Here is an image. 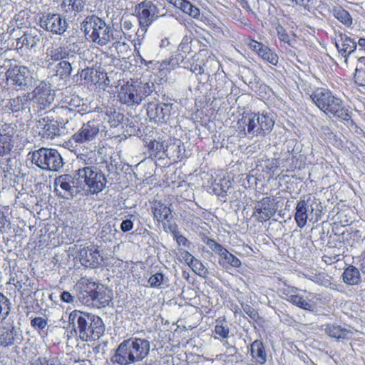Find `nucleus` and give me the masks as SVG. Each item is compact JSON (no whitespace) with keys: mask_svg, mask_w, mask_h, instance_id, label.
Returning a JSON list of instances; mask_svg holds the SVG:
<instances>
[{"mask_svg":"<svg viewBox=\"0 0 365 365\" xmlns=\"http://www.w3.org/2000/svg\"><path fill=\"white\" fill-rule=\"evenodd\" d=\"M324 330L328 336L337 340L350 339L354 334L350 327H341L334 324L324 325Z\"/></svg>","mask_w":365,"mask_h":365,"instance_id":"obj_25","label":"nucleus"},{"mask_svg":"<svg viewBox=\"0 0 365 365\" xmlns=\"http://www.w3.org/2000/svg\"><path fill=\"white\" fill-rule=\"evenodd\" d=\"M81 30L91 42L100 46L109 43L110 26L96 15L87 16L81 23Z\"/></svg>","mask_w":365,"mask_h":365,"instance_id":"obj_5","label":"nucleus"},{"mask_svg":"<svg viewBox=\"0 0 365 365\" xmlns=\"http://www.w3.org/2000/svg\"><path fill=\"white\" fill-rule=\"evenodd\" d=\"M39 365H56L54 359H47L46 357L38 358Z\"/></svg>","mask_w":365,"mask_h":365,"instance_id":"obj_64","label":"nucleus"},{"mask_svg":"<svg viewBox=\"0 0 365 365\" xmlns=\"http://www.w3.org/2000/svg\"><path fill=\"white\" fill-rule=\"evenodd\" d=\"M105 115L106 119L109 123L110 127L116 128L122 122L123 115L117 112L115 108L113 107H108L105 110Z\"/></svg>","mask_w":365,"mask_h":365,"instance_id":"obj_41","label":"nucleus"},{"mask_svg":"<svg viewBox=\"0 0 365 365\" xmlns=\"http://www.w3.org/2000/svg\"><path fill=\"white\" fill-rule=\"evenodd\" d=\"M36 127L38 134L47 140H52L55 137L59 136L61 133L58 122L48 118L39 119L36 123Z\"/></svg>","mask_w":365,"mask_h":365,"instance_id":"obj_19","label":"nucleus"},{"mask_svg":"<svg viewBox=\"0 0 365 365\" xmlns=\"http://www.w3.org/2000/svg\"><path fill=\"white\" fill-rule=\"evenodd\" d=\"M114 26V25H113ZM126 34L124 33L121 27L120 26V29L118 28L115 29L114 27H110V33L109 34V43L113 41V46L117 48L118 45L125 44L124 40H129L130 38H126Z\"/></svg>","mask_w":365,"mask_h":365,"instance_id":"obj_42","label":"nucleus"},{"mask_svg":"<svg viewBox=\"0 0 365 365\" xmlns=\"http://www.w3.org/2000/svg\"><path fill=\"white\" fill-rule=\"evenodd\" d=\"M183 11L187 13L190 16L197 19L200 15V9L193 6L190 1H184L182 4Z\"/></svg>","mask_w":365,"mask_h":365,"instance_id":"obj_50","label":"nucleus"},{"mask_svg":"<svg viewBox=\"0 0 365 365\" xmlns=\"http://www.w3.org/2000/svg\"><path fill=\"white\" fill-rule=\"evenodd\" d=\"M77 257L81 264L86 267H97L102 260L99 251L94 246L81 249Z\"/></svg>","mask_w":365,"mask_h":365,"instance_id":"obj_20","label":"nucleus"},{"mask_svg":"<svg viewBox=\"0 0 365 365\" xmlns=\"http://www.w3.org/2000/svg\"><path fill=\"white\" fill-rule=\"evenodd\" d=\"M31 324L35 329L41 330L46 327L47 322L44 318L38 317L33 319L31 322Z\"/></svg>","mask_w":365,"mask_h":365,"instance_id":"obj_56","label":"nucleus"},{"mask_svg":"<svg viewBox=\"0 0 365 365\" xmlns=\"http://www.w3.org/2000/svg\"><path fill=\"white\" fill-rule=\"evenodd\" d=\"M343 282L347 285H358L361 283V274L358 268L349 265L341 275Z\"/></svg>","mask_w":365,"mask_h":365,"instance_id":"obj_32","label":"nucleus"},{"mask_svg":"<svg viewBox=\"0 0 365 365\" xmlns=\"http://www.w3.org/2000/svg\"><path fill=\"white\" fill-rule=\"evenodd\" d=\"M184 67L185 68L190 69L192 73H195V74L196 73H202L205 72L204 66H198L194 63H191L190 67L186 66H184Z\"/></svg>","mask_w":365,"mask_h":365,"instance_id":"obj_60","label":"nucleus"},{"mask_svg":"<svg viewBox=\"0 0 365 365\" xmlns=\"http://www.w3.org/2000/svg\"><path fill=\"white\" fill-rule=\"evenodd\" d=\"M334 16L342 23L345 26L350 27L352 24V18L350 14L341 6H335L333 8Z\"/></svg>","mask_w":365,"mask_h":365,"instance_id":"obj_40","label":"nucleus"},{"mask_svg":"<svg viewBox=\"0 0 365 365\" xmlns=\"http://www.w3.org/2000/svg\"><path fill=\"white\" fill-rule=\"evenodd\" d=\"M168 105L164 103L163 106L154 103H148L147 108V115L151 121L159 123L165 120Z\"/></svg>","mask_w":365,"mask_h":365,"instance_id":"obj_28","label":"nucleus"},{"mask_svg":"<svg viewBox=\"0 0 365 365\" xmlns=\"http://www.w3.org/2000/svg\"><path fill=\"white\" fill-rule=\"evenodd\" d=\"M259 56L272 65L276 66L278 63L279 58L277 54L273 52L271 48L267 46L261 51Z\"/></svg>","mask_w":365,"mask_h":365,"instance_id":"obj_47","label":"nucleus"},{"mask_svg":"<svg viewBox=\"0 0 365 365\" xmlns=\"http://www.w3.org/2000/svg\"><path fill=\"white\" fill-rule=\"evenodd\" d=\"M16 336V331L14 328L4 327L0 332V346L9 347L14 344Z\"/></svg>","mask_w":365,"mask_h":365,"instance_id":"obj_38","label":"nucleus"},{"mask_svg":"<svg viewBox=\"0 0 365 365\" xmlns=\"http://www.w3.org/2000/svg\"><path fill=\"white\" fill-rule=\"evenodd\" d=\"M190 267L200 277L205 278L209 274L208 269L205 267L202 262L197 258L193 261Z\"/></svg>","mask_w":365,"mask_h":365,"instance_id":"obj_48","label":"nucleus"},{"mask_svg":"<svg viewBox=\"0 0 365 365\" xmlns=\"http://www.w3.org/2000/svg\"><path fill=\"white\" fill-rule=\"evenodd\" d=\"M11 138L12 136L9 134H2L0 132V156L9 153L11 148Z\"/></svg>","mask_w":365,"mask_h":365,"instance_id":"obj_45","label":"nucleus"},{"mask_svg":"<svg viewBox=\"0 0 365 365\" xmlns=\"http://www.w3.org/2000/svg\"><path fill=\"white\" fill-rule=\"evenodd\" d=\"M182 257L186 262V263L190 266L193 261L196 259L195 257H193L189 252L184 250L182 252Z\"/></svg>","mask_w":365,"mask_h":365,"instance_id":"obj_63","label":"nucleus"},{"mask_svg":"<svg viewBox=\"0 0 365 365\" xmlns=\"http://www.w3.org/2000/svg\"><path fill=\"white\" fill-rule=\"evenodd\" d=\"M144 143L146 147L150 151V155L155 158H164L165 156V145L167 140H163L160 138L158 139H145Z\"/></svg>","mask_w":365,"mask_h":365,"instance_id":"obj_27","label":"nucleus"},{"mask_svg":"<svg viewBox=\"0 0 365 365\" xmlns=\"http://www.w3.org/2000/svg\"><path fill=\"white\" fill-rule=\"evenodd\" d=\"M106 184L107 179L101 170L86 160L81 168L71 174L59 175L54 180L55 190L58 192L59 187L61 192L58 195L66 199L98 194L106 188Z\"/></svg>","mask_w":365,"mask_h":365,"instance_id":"obj_1","label":"nucleus"},{"mask_svg":"<svg viewBox=\"0 0 365 365\" xmlns=\"http://www.w3.org/2000/svg\"><path fill=\"white\" fill-rule=\"evenodd\" d=\"M228 189H229V185H227V182H225V185L217 183L213 187V191L218 196L224 197L226 195Z\"/></svg>","mask_w":365,"mask_h":365,"instance_id":"obj_57","label":"nucleus"},{"mask_svg":"<svg viewBox=\"0 0 365 365\" xmlns=\"http://www.w3.org/2000/svg\"><path fill=\"white\" fill-rule=\"evenodd\" d=\"M153 83L125 84L118 92L119 101L128 106H138L142 101L153 92Z\"/></svg>","mask_w":365,"mask_h":365,"instance_id":"obj_7","label":"nucleus"},{"mask_svg":"<svg viewBox=\"0 0 365 365\" xmlns=\"http://www.w3.org/2000/svg\"><path fill=\"white\" fill-rule=\"evenodd\" d=\"M277 210L274 199L269 197H263L255 203L252 216L260 222H267L274 215Z\"/></svg>","mask_w":365,"mask_h":365,"instance_id":"obj_13","label":"nucleus"},{"mask_svg":"<svg viewBox=\"0 0 365 365\" xmlns=\"http://www.w3.org/2000/svg\"><path fill=\"white\" fill-rule=\"evenodd\" d=\"M169 279L161 272H156L148 279V284L151 288L161 289L163 285L168 286Z\"/></svg>","mask_w":365,"mask_h":365,"instance_id":"obj_43","label":"nucleus"},{"mask_svg":"<svg viewBox=\"0 0 365 365\" xmlns=\"http://www.w3.org/2000/svg\"><path fill=\"white\" fill-rule=\"evenodd\" d=\"M71 336L88 341L98 339L105 331V327L101 318L96 314L72 311L68 317V327Z\"/></svg>","mask_w":365,"mask_h":365,"instance_id":"obj_2","label":"nucleus"},{"mask_svg":"<svg viewBox=\"0 0 365 365\" xmlns=\"http://www.w3.org/2000/svg\"><path fill=\"white\" fill-rule=\"evenodd\" d=\"M182 142L177 138H168L165 145V156L174 160L181 159L183 155L184 149L181 148Z\"/></svg>","mask_w":365,"mask_h":365,"instance_id":"obj_30","label":"nucleus"},{"mask_svg":"<svg viewBox=\"0 0 365 365\" xmlns=\"http://www.w3.org/2000/svg\"><path fill=\"white\" fill-rule=\"evenodd\" d=\"M29 154L31 155V163L43 170L58 172L64 164L56 149L41 148Z\"/></svg>","mask_w":365,"mask_h":365,"instance_id":"obj_6","label":"nucleus"},{"mask_svg":"<svg viewBox=\"0 0 365 365\" xmlns=\"http://www.w3.org/2000/svg\"><path fill=\"white\" fill-rule=\"evenodd\" d=\"M203 66L207 74L210 75L214 73L217 75L220 68V63L215 56H210L203 63Z\"/></svg>","mask_w":365,"mask_h":365,"instance_id":"obj_46","label":"nucleus"},{"mask_svg":"<svg viewBox=\"0 0 365 365\" xmlns=\"http://www.w3.org/2000/svg\"><path fill=\"white\" fill-rule=\"evenodd\" d=\"M99 284L96 283L91 279L81 278L76 284L80 290L79 299L83 300L84 303H90L93 297V293L98 289Z\"/></svg>","mask_w":365,"mask_h":365,"instance_id":"obj_24","label":"nucleus"},{"mask_svg":"<svg viewBox=\"0 0 365 365\" xmlns=\"http://www.w3.org/2000/svg\"><path fill=\"white\" fill-rule=\"evenodd\" d=\"M334 116L338 118L349 130L356 134H361L363 130L352 120V112L349 109L343 106V101L339 103L331 112Z\"/></svg>","mask_w":365,"mask_h":365,"instance_id":"obj_21","label":"nucleus"},{"mask_svg":"<svg viewBox=\"0 0 365 365\" xmlns=\"http://www.w3.org/2000/svg\"><path fill=\"white\" fill-rule=\"evenodd\" d=\"M192 34H186L182 38L180 43L178 46V54L175 58H172L170 60H164L162 61L160 67L164 69L168 66L170 67L169 69L174 68L176 66L180 65L183 62L185 58L188 53L192 51Z\"/></svg>","mask_w":365,"mask_h":365,"instance_id":"obj_15","label":"nucleus"},{"mask_svg":"<svg viewBox=\"0 0 365 365\" xmlns=\"http://www.w3.org/2000/svg\"><path fill=\"white\" fill-rule=\"evenodd\" d=\"M150 342L144 338L130 337L123 340L110 357L113 365H130L143 361L150 354Z\"/></svg>","mask_w":365,"mask_h":365,"instance_id":"obj_3","label":"nucleus"},{"mask_svg":"<svg viewBox=\"0 0 365 365\" xmlns=\"http://www.w3.org/2000/svg\"><path fill=\"white\" fill-rule=\"evenodd\" d=\"M250 354L257 364L263 365L266 363L267 356L262 341L255 340L251 344Z\"/></svg>","mask_w":365,"mask_h":365,"instance_id":"obj_33","label":"nucleus"},{"mask_svg":"<svg viewBox=\"0 0 365 365\" xmlns=\"http://www.w3.org/2000/svg\"><path fill=\"white\" fill-rule=\"evenodd\" d=\"M331 41L334 43L339 53L345 58V61L357 47V43L350 36L339 31L334 32Z\"/></svg>","mask_w":365,"mask_h":365,"instance_id":"obj_16","label":"nucleus"},{"mask_svg":"<svg viewBox=\"0 0 365 365\" xmlns=\"http://www.w3.org/2000/svg\"><path fill=\"white\" fill-rule=\"evenodd\" d=\"M110 302V291L99 284L98 289L93 293L91 302L97 307H105L108 306Z\"/></svg>","mask_w":365,"mask_h":365,"instance_id":"obj_31","label":"nucleus"},{"mask_svg":"<svg viewBox=\"0 0 365 365\" xmlns=\"http://www.w3.org/2000/svg\"><path fill=\"white\" fill-rule=\"evenodd\" d=\"M11 312L10 300L0 292V322L6 319Z\"/></svg>","mask_w":365,"mask_h":365,"instance_id":"obj_44","label":"nucleus"},{"mask_svg":"<svg viewBox=\"0 0 365 365\" xmlns=\"http://www.w3.org/2000/svg\"><path fill=\"white\" fill-rule=\"evenodd\" d=\"M54 97L55 93L51 84L44 81L40 82L31 92L32 111L38 115L46 113L54 101Z\"/></svg>","mask_w":365,"mask_h":365,"instance_id":"obj_8","label":"nucleus"},{"mask_svg":"<svg viewBox=\"0 0 365 365\" xmlns=\"http://www.w3.org/2000/svg\"><path fill=\"white\" fill-rule=\"evenodd\" d=\"M309 202L310 197L303 195L297 202L294 220L299 228H303L307 225L309 217L314 212V207Z\"/></svg>","mask_w":365,"mask_h":365,"instance_id":"obj_18","label":"nucleus"},{"mask_svg":"<svg viewBox=\"0 0 365 365\" xmlns=\"http://www.w3.org/2000/svg\"><path fill=\"white\" fill-rule=\"evenodd\" d=\"M135 12L138 19L140 26L146 30L158 18L159 9L152 1L145 0L135 6Z\"/></svg>","mask_w":365,"mask_h":365,"instance_id":"obj_12","label":"nucleus"},{"mask_svg":"<svg viewBox=\"0 0 365 365\" xmlns=\"http://www.w3.org/2000/svg\"><path fill=\"white\" fill-rule=\"evenodd\" d=\"M154 217L158 222L169 221L171 218V211L165 205L158 202L153 207Z\"/></svg>","mask_w":365,"mask_h":365,"instance_id":"obj_37","label":"nucleus"},{"mask_svg":"<svg viewBox=\"0 0 365 365\" xmlns=\"http://www.w3.org/2000/svg\"><path fill=\"white\" fill-rule=\"evenodd\" d=\"M219 263L223 267L227 268L229 266L239 268L241 266V261L230 253L226 248L220 253Z\"/></svg>","mask_w":365,"mask_h":365,"instance_id":"obj_35","label":"nucleus"},{"mask_svg":"<svg viewBox=\"0 0 365 365\" xmlns=\"http://www.w3.org/2000/svg\"><path fill=\"white\" fill-rule=\"evenodd\" d=\"M93 69L86 68L85 69H81V71L78 70V73L76 75V77L77 78L76 81H78V78L80 77L81 80H85L88 82H92L93 78Z\"/></svg>","mask_w":365,"mask_h":365,"instance_id":"obj_52","label":"nucleus"},{"mask_svg":"<svg viewBox=\"0 0 365 365\" xmlns=\"http://www.w3.org/2000/svg\"><path fill=\"white\" fill-rule=\"evenodd\" d=\"M41 41V36L32 31L24 32V35L17 38V48H25L32 50L36 48Z\"/></svg>","mask_w":365,"mask_h":365,"instance_id":"obj_26","label":"nucleus"},{"mask_svg":"<svg viewBox=\"0 0 365 365\" xmlns=\"http://www.w3.org/2000/svg\"><path fill=\"white\" fill-rule=\"evenodd\" d=\"M205 242L213 252L218 254L219 255L225 249V247H222L220 244L210 238H207Z\"/></svg>","mask_w":365,"mask_h":365,"instance_id":"obj_53","label":"nucleus"},{"mask_svg":"<svg viewBox=\"0 0 365 365\" xmlns=\"http://www.w3.org/2000/svg\"><path fill=\"white\" fill-rule=\"evenodd\" d=\"M215 327V333L222 339H227L229 336L230 329L227 324H224L222 321L217 320Z\"/></svg>","mask_w":365,"mask_h":365,"instance_id":"obj_49","label":"nucleus"},{"mask_svg":"<svg viewBox=\"0 0 365 365\" xmlns=\"http://www.w3.org/2000/svg\"><path fill=\"white\" fill-rule=\"evenodd\" d=\"M1 106L5 113L12 114L16 118L31 113V94L24 93L8 100H2Z\"/></svg>","mask_w":365,"mask_h":365,"instance_id":"obj_10","label":"nucleus"},{"mask_svg":"<svg viewBox=\"0 0 365 365\" xmlns=\"http://www.w3.org/2000/svg\"><path fill=\"white\" fill-rule=\"evenodd\" d=\"M306 277L314 283L323 286L326 288H329L336 290L337 285L331 280V277L325 273L313 274L312 275H306Z\"/></svg>","mask_w":365,"mask_h":365,"instance_id":"obj_36","label":"nucleus"},{"mask_svg":"<svg viewBox=\"0 0 365 365\" xmlns=\"http://www.w3.org/2000/svg\"><path fill=\"white\" fill-rule=\"evenodd\" d=\"M99 130V120L93 119L83 123L78 131L73 135L72 138L78 143H89L96 140Z\"/></svg>","mask_w":365,"mask_h":365,"instance_id":"obj_14","label":"nucleus"},{"mask_svg":"<svg viewBox=\"0 0 365 365\" xmlns=\"http://www.w3.org/2000/svg\"><path fill=\"white\" fill-rule=\"evenodd\" d=\"M120 27L124 33L127 34L126 38H130L131 32L133 31L132 29L133 27V23L128 19H121Z\"/></svg>","mask_w":365,"mask_h":365,"instance_id":"obj_54","label":"nucleus"},{"mask_svg":"<svg viewBox=\"0 0 365 365\" xmlns=\"http://www.w3.org/2000/svg\"><path fill=\"white\" fill-rule=\"evenodd\" d=\"M310 98L316 106L327 114L331 113L342 101L333 95L329 90L324 88H316L310 95Z\"/></svg>","mask_w":365,"mask_h":365,"instance_id":"obj_11","label":"nucleus"},{"mask_svg":"<svg viewBox=\"0 0 365 365\" xmlns=\"http://www.w3.org/2000/svg\"><path fill=\"white\" fill-rule=\"evenodd\" d=\"M78 57H73L72 59H64L60 61L56 66V76H59L61 79H66L71 74L73 68L76 67L78 63L77 59Z\"/></svg>","mask_w":365,"mask_h":365,"instance_id":"obj_29","label":"nucleus"},{"mask_svg":"<svg viewBox=\"0 0 365 365\" xmlns=\"http://www.w3.org/2000/svg\"><path fill=\"white\" fill-rule=\"evenodd\" d=\"M355 83L361 87L365 86V69L356 67L354 76Z\"/></svg>","mask_w":365,"mask_h":365,"instance_id":"obj_51","label":"nucleus"},{"mask_svg":"<svg viewBox=\"0 0 365 365\" xmlns=\"http://www.w3.org/2000/svg\"><path fill=\"white\" fill-rule=\"evenodd\" d=\"M250 48L254 51H255L258 56L261 53V51L262 49H264V48L265 47V45H264L263 43H260V42H258L257 41H254L252 40L250 43Z\"/></svg>","mask_w":365,"mask_h":365,"instance_id":"obj_59","label":"nucleus"},{"mask_svg":"<svg viewBox=\"0 0 365 365\" xmlns=\"http://www.w3.org/2000/svg\"><path fill=\"white\" fill-rule=\"evenodd\" d=\"M174 237L178 246L180 247V250H182L185 247H189L190 242L182 235L180 234L179 232H175L174 234Z\"/></svg>","mask_w":365,"mask_h":365,"instance_id":"obj_55","label":"nucleus"},{"mask_svg":"<svg viewBox=\"0 0 365 365\" xmlns=\"http://www.w3.org/2000/svg\"><path fill=\"white\" fill-rule=\"evenodd\" d=\"M61 299L66 303H73L74 302V297L71 294L70 292L67 291H63L61 294Z\"/></svg>","mask_w":365,"mask_h":365,"instance_id":"obj_62","label":"nucleus"},{"mask_svg":"<svg viewBox=\"0 0 365 365\" xmlns=\"http://www.w3.org/2000/svg\"><path fill=\"white\" fill-rule=\"evenodd\" d=\"M120 228L123 232L130 231L133 228V222L130 219L125 220L121 222Z\"/></svg>","mask_w":365,"mask_h":365,"instance_id":"obj_58","label":"nucleus"},{"mask_svg":"<svg viewBox=\"0 0 365 365\" xmlns=\"http://www.w3.org/2000/svg\"><path fill=\"white\" fill-rule=\"evenodd\" d=\"M38 24L46 32L62 36L68 28V24L65 17L58 13L44 11L39 14Z\"/></svg>","mask_w":365,"mask_h":365,"instance_id":"obj_9","label":"nucleus"},{"mask_svg":"<svg viewBox=\"0 0 365 365\" xmlns=\"http://www.w3.org/2000/svg\"><path fill=\"white\" fill-rule=\"evenodd\" d=\"M275 122L274 113L263 111L262 113H244L238 120L240 134L248 138L265 136L273 129Z\"/></svg>","mask_w":365,"mask_h":365,"instance_id":"obj_4","label":"nucleus"},{"mask_svg":"<svg viewBox=\"0 0 365 365\" xmlns=\"http://www.w3.org/2000/svg\"><path fill=\"white\" fill-rule=\"evenodd\" d=\"M276 31L280 41L281 47L287 48V45L289 46L290 47H294L293 43L295 41L294 34H292V36H290L286 29L280 25H278L276 27Z\"/></svg>","mask_w":365,"mask_h":365,"instance_id":"obj_39","label":"nucleus"},{"mask_svg":"<svg viewBox=\"0 0 365 365\" xmlns=\"http://www.w3.org/2000/svg\"><path fill=\"white\" fill-rule=\"evenodd\" d=\"M6 78L13 86L24 87L29 86L32 77L29 68L23 66H14L9 68L6 73Z\"/></svg>","mask_w":365,"mask_h":365,"instance_id":"obj_17","label":"nucleus"},{"mask_svg":"<svg viewBox=\"0 0 365 365\" xmlns=\"http://www.w3.org/2000/svg\"><path fill=\"white\" fill-rule=\"evenodd\" d=\"M297 289H292L290 291H288L287 293L284 292V294H285L284 299L293 304L294 305L304 309V310H311L312 308V304L307 301L310 300L314 298V294L307 292L306 290H304L303 292L306 294L305 296L297 294Z\"/></svg>","mask_w":365,"mask_h":365,"instance_id":"obj_22","label":"nucleus"},{"mask_svg":"<svg viewBox=\"0 0 365 365\" xmlns=\"http://www.w3.org/2000/svg\"><path fill=\"white\" fill-rule=\"evenodd\" d=\"M243 311L252 319H255L257 317V311L249 305L243 307Z\"/></svg>","mask_w":365,"mask_h":365,"instance_id":"obj_61","label":"nucleus"},{"mask_svg":"<svg viewBox=\"0 0 365 365\" xmlns=\"http://www.w3.org/2000/svg\"><path fill=\"white\" fill-rule=\"evenodd\" d=\"M46 61H58L64 59H72L73 57H78V54L74 51L65 46L49 47L46 53Z\"/></svg>","mask_w":365,"mask_h":365,"instance_id":"obj_23","label":"nucleus"},{"mask_svg":"<svg viewBox=\"0 0 365 365\" xmlns=\"http://www.w3.org/2000/svg\"><path fill=\"white\" fill-rule=\"evenodd\" d=\"M85 7V1L83 0H63L61 8L63 12L68 15L76 16L81 12Z\"/></svg>","mask_w":365,"mask_h":365,"instance_id":"obj_34","label":"nucleus"}]
</instances>
